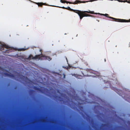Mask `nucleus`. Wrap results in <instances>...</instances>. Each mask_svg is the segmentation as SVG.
Returning <instances> with one entry per match:
<instances>
[{"instance_id": "nucleus-20", "label": "nucleus", "mask_w": 130, "mask_h": 130, "mask_svg": "<svg viewBox=\"0 0 130 130\" xmlns=\"http://www.w3.org/2000/svg\"><path fill=\"white\" fill-rule=\"evenodd\" d=\"M17 73L18 74H19V73Z\"/></svg>"}, {"instance_id": "nucleus-16", "label": "nucleus", "mask_w": 130, "mask_h": 130, "mask_svg": "<svg viewBox=\"0 0 130 130\" xmlns=\"http://www.w3.org/2000/svg\"><path fill=\"white\" fill-rule=\"evenodd\" d=\"M3 69V68H2L0 66V70H2V69Z\"/></svg>"}, {"instance_id": "nucleus-22", "label": "nucleus", "mask_w": 130, "mask_h": 130, "mask_svg": "<svg viewBox=\"0 0 130 130\" xmlns=\"http://www.w3.org/2000/svg\"><path fill=\"white\" fill-rule=\"evenodd\" d=\"M98 78L99 77V76H98Z\"/></svg>"}, {"instance_id": "nucleus-14", "label": "nucleus", "mask_w": 130, "mask_h": 130, "mask_svg": "<svg viewBox=\"0 0 130 130\" xmlns=\"http://www.w3.org/2000/svg\"><path fill=\"white\" fill-rule=\"evenodd\" d=\"M98 14H100L101 15H103L105 16L106 17H107V16L108 15V14H101L99 13H98Z\"/></svg>"}, {"instance_id": "nucleus-7", "label": "nucleus", "mask_w": 130, "mask_h": 130, "mask_svg": "<svg viewBox=\"0 0 130 130\" xmlns=\"http://www.w3.org/2000/svg\"><path fill=\"white\" fill-rule=\"evenodd\" d=\"M82 2L78 0H76L75 2H69L68 3H69L70 4H76L78 3H84V2Z\"/></svg>"}, {"instance_id": "nucleus-1", "label": "nucleus", "mask_w": 130, "mask_h": 130, "mask_svg": "<svg viewBox=\"0 0 130 130\" xmlns=\"http://www.w3.org/2000/svg\"><path fill=\"white\" fill-rule=\"evenodd\" d=\"M61 8L63 9H68V10H70L71 11H73L76 13L79 16L80 19V20H81L84 17L89 16L88 14L86 13H89L91 14H98V13H94V11H91L90 10H89V11H82L78 10H73L71 8L69 7H68L67 8H65L64 7H63Z\"/></svg>"}, {"instance_id": "nucleus-19", "label": "nucleus", "mask_w": 130, "mask_h": 130, "mask_svg": "<svg viewBox=\"0 0 130 130\" xmlns=\"http://www.w3.org/2000/svg\"><path fill=\"white\" fill-rule=\"evenodd\" d=\"M80 76H80V75H78V77H80Z\"/></svg>"}, {"instance_id": "nucleus-13", "label": "nucleus", "mask_w": 130, "mask_h": 130, "mask_svg": "<svg viewBox=\"0 0 130 130\" xmlns=\"http://www.w3.org/2000/svg\"><path fill=\"white\" fill-rule=\"evenodd\" d=\"M60 2L63 3H66V1H62V0H60Z\"/></svg>"}, {"instance_id": "nucleus-10", "label": "nucleus", "mask_w": 130, "mask_h": 130, "mask_svg": "<svg viewBox=\"0 0 130 130\" xmlns=\"http://www.w3.org/2000/svg\"><path fill=\"white\" fill-rule=\"evenodd\" d=\"M34 57L32 55H30L29 56V58L31 59H34Z\"/></svg>"}, {"instance_id": "nucleus-8", "label": "nucleus", "mask_w": 130, "mask_h": 130, "mask_svg": "<svg viewBox=\"0 0 130 130\" xmlns=\"http://www.w3.org/2000/svg\"><path fill=\"white\" fill-rule=\"evenodd\" d=\"M43 60H48L50 61L52 59V58L49 56H43Z\"/></svg>"}, {"instance_id": "nucleus-21", "label": "nucleus", "mask_w": 130, "mask_h": 130, "mask_svg": "<svg viewBox=\"0 0 130 130\" xmlns=\"http://www.w3.org/2000/svg\"><path fill=\"white\" fill-rule=\"evenodd\" d=\"M94 76V77H95V76Z\"/></svg>"}, {"instance_id": "nucleus-2", "label": "nucleus", "mask_w": 130, "mask_h": 130, "mask_svg": "<svg viewBox=\"0 0 130 130\" xmlns=\"http://www.w3.org/2000/svg\"><path fill=\"white\" fill-rule=\"evenodd\" d=\"M41 87V88H43V89H42L35 86L34 87V88L35 90L38 91L42 93H44V92L46 93H48L49 90L48 89L43 87Z\"/></svg>"}, {"instance_id": "nucleus-6", "label": "nucleus", "mask_w": 130, "mask_h": 130, "mask_svg": "<svg viewBox=\"0 0 130 130\" xmlns=\"http://www.w3.org/2000/svg\"><path fill=\"white\" fill-rule=\"evenodd\" d=\"M4 74L6 76H9L12 78H15V76L13 74H12L9 73V74L7 73H4Z\"/></svg>"}, {"instance_id": "nucleus-11", "label": "nucleus", "mask_w": 130, "mask_h": 130, "mask_svg": "<svg viewBox=\"0 0 130 130\" xmlns=\"http://www.w3.org/2000/svg\"><path fill=\"white\" fill-rule=\"evenodd\" d=\"M79 108L81 110H82L83 109V107L82 106H79Z\"/></svg>"}, {"instance_id": "nucleus-4", "label": "nucleus", "mask_w": 130, "mask_h": 130, "mask_svg": "<svg viewBox=\"0 0 130 130\" xmlns=\"http://www.w3.org/2000/svg\"><path fill=\"white\" fill-rule=\"evenodd\" d=\"M109 18L112 19H113L114 20V21L120 22H130V19L128 20H127L124 19H116L110 17H109Z\"/></svg>"}, {"instance_id": "nucleus-15", "label": "nucleus", "mask_w": 130, "mask_h": 130, "mask_svg": "<svg viewBox=\"0 0 130 130\" xmlns=\"http://www.w3.org/2000/svg\"><path fill=\"white\" fill-rule=\"evenodd\" d=\"M65 77V75L64 74H63V78H64Z\"/></svg>"}, {"instance_id": "nucleus-9", "label": "nucleus", "mask_w": 130, "mask_h": 130, "mask_svg": "<svg viewBox=\"0 0 130 130\" xmlns=\"http://www.w3.org/2000/svg\"><path fill=\"white\" fill-rule=\"evenodd\" d=\"M37 4L39 6H42L43 5V3H37Z\"/></svg>"}, {"instance_id": "nucleus-12", "label": "nucleus", "mask_w": 130, "mask_h": 130, "mask_svg": "<svg viewBox=\"0 0 130 130\" xmlns=\"http://www.w3.org/2000/svg\"><path fill=\"white\" fill-rule=\"evenodd\" d=\"M34 92V90H31L30 91V93L31 94H32Z\"/></svg>"}, {"instance_id": "nucleus-5", "label": "nucleus", "mask_w": 130, "mask_h": 130, "mask_svg": "<svg viewBox=\"0 0 130 130\" xmlns=\"http://www.w3.org/2000/svg\"><path fill=\"white\" fill-rule=\"evenodd\" d=\"M42 54H41L36 55L34 57V59H38V60H43V56Z\"/></svg>"}, {"instance_id": "nucleus-3", "label": "nucleus", "mask_w": 130, "mask_h": 130, "mask_svg": "<svg viewBox=\"0 0 130 130\" xmlns=\"http://www.w3.org/2000/svg\"><path fill=\"white\" fill-rule=\"evenodd\" d=\"M4 48L7 49L10 48V47L6 44H2L0 43V50L2 51L4 50Z\"/></svg>"}, {"instance_id": "nucleus-18", "label": "nucleus", "mask_w": 130, "mask_h": 130, "mask_svg": "<svg viewBox=\"0 0 130 130\" xmlns=\"http://www.w3.org/2000/svg\"><path fill=\"white\" fill-rule=\"evenodd\" d=\"M5 70L6 72H8V73H9V72H8L7 71V70Z\"/></svg>"}, {"instance_id": "nucleus-17", "label": "nucleus", "mask_w": 130, "mask_h": 130, "mask_svg": "<svg viewBox=\"0 0 130 130\" xmlns=\"http://www.w3.org/2000/svg\"><path fill=\"white\" fill-rule=\"evenodd\" d=\"M96 130H98V127H97L96 128Z\"/></svg>"}]
</instances>
